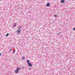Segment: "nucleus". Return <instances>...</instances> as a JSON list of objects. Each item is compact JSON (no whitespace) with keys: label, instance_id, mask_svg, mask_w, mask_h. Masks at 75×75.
<instances>
[{"label":"nucleus","instance_id":"obj_11","mask_svg":"<svg viewBox=\"0 0 75 75\" xmlns=\"http://www.w3.org/2000/svg\"><path fill=\"white\" fill-rule=\"evenodd\" d=\"M14 27H16V25H17V24H16V23H14Z\"/></svg>","mask_w":75,"mask_h":75},{"label":"nucleus","instance_id":"obj_9","mask_svg":"<svg viewBox=\"0 0 75 75\" xmlns=\"http://www.w3.org/2000/svg\"><path fill=\"white\" fill-rule=\"evenodd\" d=\"M20 68H17V69H16V71H19V70H20Z\"/></svg>","mask_w":75,"mask_h":75},{"label":"nucleus","instance_id":"obj_19","mask_svg":"<svg viewBox=\"0 0 75 75\" xmlns=\"http://www.w3.org/2000/svg\"><path fill=\"white\" fill-rule=\"evenodd\" d=\"M57 35H59V34H57Z\"/></svg>","mask_w":75,"mask_h":75},{"label":"nucleus","instance_id":"obj_6","mask_svg":"<svg viewBox=\"0 0 75 75\" xmlns=\"http://www.w3.org/2000/svg\"><path fill=\"white\" fill-rule=\"evenodd\" d=\"M15 73H18V70L17 71V69H16L15 71Z\"/></svg>","mask_w":75,"mask_h":75},{"label":"nucleus","instance_id":"obj_17","mask_svg":"<svg viewBox=\"0 0 75 75\" xmlns=\"http://www.w3.org/2000/svg\"><path fill=\"white\" fill-rule=\"evenodd\" d=\"M30 69H31V68H30Z\"/></svg>","mask_w":75,"mask_h":75},{"label":"nucleus","instance_id":"obj_13","mask_svg":"<svg viewBox=\"0 0 75 75\" xmlns=\"http://www.w3.org/2000/svg\"><path fill=\"white\" fill-rule=\"evenodd\" d=\"M15 51H16L15 50H14L13 51V54H14L15 53Z\"/></svg>","mask_w":75,"mask_h":75},{"label":"nucleus","instance_id":"obj_20","mask_svg":"<svg viewBox=\"0 0 75 75\" xmlns=\"http://www.w3.org/2000/svg\"><path fill=\"white\" fill-rule=\"evenodd\" d=\"M22 68H24V67H23Z\"/></svg>","mask_w":75,"mask_h":75},{"label":"nucleus","instance_id":"obj_14","mask_svg":"<svg viewBox=\"0 0 75 75\" xmlns=\"http://www.w3.org/2000/svg\"><path fill=\"white\" fill-rule=\"evenodd\" d=\"M57 15H54V17H57Z\"/></svg>","mask_w":75,"mask_h":75},{"label":"nucleus","instance_id":"obj_18","mask_svg":"<svg viewBox=\"0 0 75 75\" xmlns=\"http://www.w3.org/2000/svg\"><path fill=\"white\" fill-rule=\"evenodd\" d=\"M2 0H0V1H1Z\"/></svg>","mask_w":75,"mask_h":75},{"label":"nucleus","instance_id":"obj_2","mask_svg":"<svg viewBox=\"0 0 75 75\" xmlns=\"http://www.w3.org/2000/svg\"><path fill=\"white\" fill-rule=\"evenodd\" d=\"M28 64L29 65V67H32V64L31 63H29Z\"/></svg>","mask_w":75,"mask_h":75},{"label":"nucleus","instance_id":"obj_4","mask_svg":"<svg viewBox=\"0 0 75 75\" xmlns=\"http://www.w3.org/2000/svg\"><path fill=\"white\" fill-rule=\"evenodd\" d=\"M27 62L28 63V64L30 63V60H27Z\"/></svg>","mask_w":75,"mask_h":75},{"label":"nucleus","instance_id":"obj_10","mask_svg":"<svg viewBox=\"0 0 75 75\" xmlns=\"http://www.w3.org/2000/svg\"><path fill=\"white\" fill-rule=\"evenodd\" d=\"M8 35H9V34H8V33L6 35V37H8Z\"/></svg>","mask_w":75,"mask_h":75},{"label":"nucleus","instance_id":"obj_3","mask_svg":"<svg viewBox=\"0 0 75 75\" xmlns=\"http://www.w3.org/2000/svg\"><path fill=\"white\" fill-rule=\"evenodd\" d=\"M61 3H65V1L64 0H61Z\"/></svg>","mask_w":75,"mask_h":75},{"label":"nucleus","instance_id":"obj_7","mask_svg":"<svg viewBox=\"0 0 75 75\" xmlns=\"http://www.w3.org/2000/svg\"><path fill=\"white\" fill-rule=\"evenodd\" d=\"M17 33H20V32H21V31H20L19 30H17Z\"/></svg>","mask_w":75,"mask_h":75},{"label":"nucleus","instance_id":"obj_12","mask_svg":"<svg viewBox=\"0 0 75 75\" xmlns=\"http://www.w3.org/2000/svg\"><path fill=\"white\" fill-rule=\"evenodd\" d=\"M22 59H25V57H22Z\"/></svg>","mask_w":75,"mask_h":75},{"label":"nucleus","instance_id":"obj_15","mask_svg":"<svg viewBox=\"0 0 75 75\" xmlns=\"http://www.w3.org/2000/svg\"><path fill=\"white\" fill-rule=\"evenodd\" d=\"M73 30H75V28L73 29Z\"/></svg>","mask_w":75,"mask_h":75},{"label":"nucleus","instance_id":"obj_8","mask_svg":"<svg viewBox=\"0 0 75 75\" xmlns=\"http://www.w3.org/2000/svg\"><path fill=\"white\" fill-rule=\"evenodd\" d=\"M12 50H13V49H12V48H11V49L9 50V51H10V52L11 51H12Z\"/></svg>","mask_w":75,"mask_h":75},{"label":"nucleus","instance_id":"obj_1","mask_svg":"<svg viewBox=\"0 0 75 75\" xmlns=\"http://www.w3.org/2000/svg\"><path fill=\"white\" fill-rule=\"evenodd\" d=\"M50 6V3H47L46 4V6L47 7H49Z\"/></svg>","mask_w":75,"mask_h":75},{"label":"nucleus","instance_id":"obj_16","mask_svg":"<svg viewBox=\"0 0 75 75\" xmlns=\"http://www.w3.org/2000/svg\"><path fill=\"white\" fill-rule=\"evenodd\" d=\"M1 53H0V56H1Z\"/></svg>","mask_w":75,"mask_h":75},{"label":"nucleus","instance_id":"obj_5","mask_svg":"<svg viewBox=\"0 0 75 75\" xmlns=\"http://www.w3.org/2000/svg\"><path fill=\"white\" fill-rule=\"evenodd\" d=\"M18 28L19 30H20V29H21V26H20L18 27Z\"/></svg>","mask_w":75,"mask_h":75}]
</instances>
